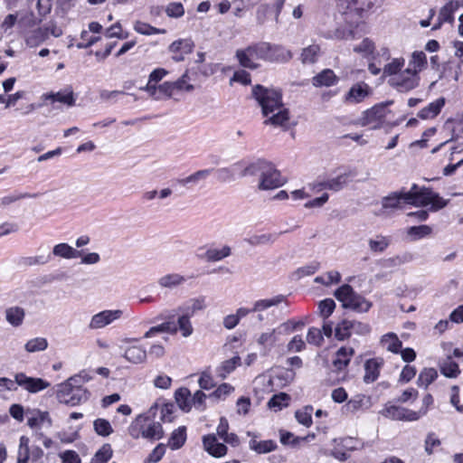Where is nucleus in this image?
<instances>
[{
  "instance_id": "f257e3e1",
  "label": "nucleus",
  "mask_w": 463,
  "mask_h": 463,
  "mask_svg": "<svg viewBox=\"0 0 463 463\" xmlns=\"http://www.w3.org/2000/svg\"><path fill=\"white\" fill-rule=\"evenodd\" d=\"M448 200L443 199L432 189L425 186H419L413 184L410 190L402 188L400 191L391 193L382 199L383 209H399L402 205L411 204L416 207L430 205V210L437 212L448 204Z\"/></svg>"
},
{
  "instance_id": "f03ea898",
  "label": "nucleus",
  "mask_w": 463,
  "mask_h": 463,
  "mask_svg": "<svg viewBox=\"0 0 463 463\" xmlns=\"http://www.w3.org/2000/svg\"><path fill=\"white\" fill-rule=\"evenodd\" d=\"M252 95L261 107L262 114L266 118L264 124L274 127H285L288 124V110L282 103V94L279 90L256 85L252 89Z\"/></svg>"
},
{
  "instance_id": "7ed1b4c3",
  "label": "nucleus",
  "mask_w": 463,
  "mask_h": 463,
  "mask_svg": "<svg viewBox=\"0 0 463 463\" xmlns=\"http://www.w3.org/2000/svg\"><path fill=\"white\" fill-rule=\"evenodd\" d=\"M205 307L204 297L190 298L173 309L171 314H160L157 319H166V322L171 326V329L173 328V332H169L170 335H176L179 332L184 338H188L194 331L191 318Z\"/></svg>"
},
{
  "instance_id": "20e7f679",
  "label": "nucleus",
  "mask_w": 463,
  "mask_h": 463,
  "mask_svg": "<svg viewBox=\"0 0 463 463\" xmlns=\"http://www.w3.org/2000/svg\"><path fill=\"white\" fill-rule=\"evenodd\" d=\"M372 0H339L338 9L342 12L345 28H336L332 34H328V38L336 39H353L356 37V29L360 26L364 27V24L360 22L364 16V13L373 7Z\"/></svg>"
},
{
  "instance_id": "39448f33",
  "label": "nucleus",
  "mask_w": 463,
  "mask_h": 463,
  "mask_svg": "<svg viewBox=\"0 0 463 463\" xmlns=\"http://www.w3.org/2000/svg\"><path fill=\"white\" fill-rule=\"evenodd\" d=\"M260 175L258 188L260 190H272L282 186L286 179L280 172L269 162L265 160H257L245 166L241 173V176Z\"/></svg>"
},
{
  "instance_id": "423d86ee",
  "label": "nucleus",
  "mask_w": 463,
  "mask_h": 463,
  "mask_svg": "<svg viewBox=\"0 0 463 463\" xmlns=\"http://www.w3.org/2000/svg\"><path fill=\"white\" fill-rule=\"evenodd\" d=\"M87 373L82 372L57 385L56 396L61 403L76 406L88 401L90 392L81 387V383L89 381Z\"/></svg>"
},
{
  "instance_id": "0eeeda50",
  "label": "nucleus",
  "mask_w": 463,
  "mask_h": 463,
  "mask_svg": "<svg viewBox=\"0 0 463 463\" xmlns=\"http://www.w3.org/2000/svg\"><path fill=\"white\" fill-rule=\"evenodd\" d=\"M335 297L343 303L345 308H351L357 312H367L372 303L363 296L355 293L353 288L345 284L335 291Z\"/></svg>"
},
{
  "instance_id": "6e6552de",
  "label": "nucleus",
  "mask_w": 463,
  "mask_h": 463,
  "mask_svg": "<svg viewBox=\"0 0 463 463\" xmlns=\"http://www.w3.org/2000/svg\"><path fill=\"white\" fill-rule=\"evenodd\" d=\"M130 435L137 439L139 436L148 439H160L164 436L161 423L151 421L147 417L138 416L129 428Z\"/></svg>"
},
{
  "instance_id": "1a4fd4ad",
  "label": "nucleus",
  "mask_w": 463,
  "mask_h": 463,
  "mask_svg": "<svg viewBox=\"0 0 463 463\" xmlns=\"http://www.w3.org/2000/svg\"><path fill=\"white\" fill-rule=\"evenodd\" d=\"M388 83L398 91L408 92L419 86L420 76L411 68H406L394 75L393 78H389Z\"/></svg>"
},
{
  "instance_id": "9d476101",
  "label": "nucleus",
  "mask_w": 463,
  "mask_h": 463,
  "mask_svg": "<svg viewBox=\"0 0 463 463\" xmlns=\"http://www.w3.org/2000/svg\"><path fill=\"white\" fill-rule=\"evenodd\" d=\"M424 412L387 403L379 413L392 420L415 421L421 418Z\"/></svg>"
},
{
  "instance_id": "9b49d317",
  "label": "nucleus",
  "mask_w": 463,
  "mask_h": 463,
  "mask_svg": "<svg viewBox=\"0 0 463 463\" xmlns=\"http://www.w3.org/2000/svg\"><path fill=\"white\" fill-rule=\"evenodd\" d=\"M265 42L257 43L248 46L245 49H239L236 51L235 56L241 66L244 68H248L250 70L257 69L259 64L255 62H251L245 58L246 53H250L256 60H262L263 54L266 51Z\"/></svg>"
},
{
  "instance_id": "f8f14e48",
  "label": "nucleus",
  "mask_w": 463,
  "mask_h": 463,
  "mask_svg": "<svg viewBox=\"0 0 463 463\" xmlns=\"http://www.w3.org/2000/svg\"><path fill=\"white\" fill-rule=\"evenodd\" d=\"M123 315L124 311L121 309H105L93 315L88 326L91 330L102 329L119 320Z\"/></svg>"
},
{
  "instance_id": "ddd939ff",
  "label": "nucleus",
  "mask_w": 463,
  "mask_h": 463,
  "mask_svg": "<svg viewBox=\"0 0 463 463\" xmlns=\"http://www.w3.org/2000/svg\"><path fill=\"white\" fill-rule=\"evenodd\" d=\"M285 300L286 297L284 295H277L271 298L259 299L253 303L252 308L244 307H239L234 315L240 321L241 318L247 317L250 313L262 312L271 307L278 306Z\"/></svg>"
},
{
  "instance_id": "4468645a",
  "label": "nucleus",
  "mask_w": 463,
  "mask_h": 463,
  "mask_svg": "<svg viewBox=\"0 0 463 463\" xmlns=\"http://www.w3.org/2000/svg\"><path fill=\"white\" fill-rule=\"evenodd\" d=\"M387 113L386 104H378L364 112L360 121L363 126L378 128L383 124Z\"/></svg>"
},
{
  "instance_id": "2eb2a0df",
  "label": "nucleus",
  "mask_w": 463,
  "mask_h": 463,
  "mask_svg": "<svg viewBox=\"0 0 463 463\" xmlns=\"http://www.w3.org/2000/svg\"><path fill=\"white\" fill-rule=\"evenodd\" d=\"M41 99L43 100V105L60 102L68 107H72L75 105L76 101L73 90L71 86H67L63 90H61L57 92L44 93L42 95Z\"/></svg>"
},
{
  "instance_id": "dca6fc26",
  "label": "nucleus",
  "mask_w": 463,
  "mask_h": 463,
  "mask_svg": "<svg viewBox=\"0 0 463 463\" xmlns=\"http://www.w3.org/2000/svg\"><path fill=\"white\" fill-rule=\"evenodd\" d=\"M14 379L17 385L32 393L38 392L50 386V383L47 381L42 378L29 377L24 373H16Z\"/></svg>"
},
{
  "instance_id": "f3484780",
  "label": "nucleus",
  "mask_w": 463,
  "mask_h": 463,
  "mask_svg": "<svg viewBox=\"0 0 463 463\" xmlns=\"http://www.w3.org/2000/svg\"><path fill=\"white\" fill-rule=\"evenodd\" d=\"M266 51L263 54V61L271 62H286L292 58L291 52L279 44L266 43Z\"/></svg>"
},
{
  "instance_id": "a211bd4d",
  "label": "nucleus",
  "mask_w": 463,
  "mask_h": 463,
  "mask_svg": "<svg viewBox=\"0 0 463 463\" xmlns=\"http://www.w3.org/2000/svg\"><path fill=\"white\" fill-rule=\"evenodd\" d=\"M371 94V88L365 82L360 81L353 85L344 97L346 104H357L364 101Z\"/></svg>"
},
{
  "instance_id": "6ab92c4d",
  "label": "nucleus",
  "mask_w": 463,
  "mask_h": 463,
  "mask_svg": "<svg viewBox=\"0 0 463 463\" xmlns=\"http://www.w3.org/2000/svg\"><path fill=\"white\" fill-rule=\"evenodd\" d=\"M203 446L204 450L213 458H222L228 452L227 446L219 442L215 434L204 435L203 437Z\"/></svg>"
},
{
  "instance_id": "aec40b11",
  "label": "nucleus",
  "mask_w": 463,
  "mask_h": 463,
  "mask_svg": "<svg viewBox=\"0 0 463 463\" xmlns=\"http://www.w3.org/2000/svg\"><path fill=\"white\" fill-rule=\"evenodd\" d=\"M27 424L33 430H42L43 428H51L52 420L48 411L33 410L27 411Z\"/></svg>"
},
{
  "instance_id": "412c9836",
  "label": "nucleus",
  "mask_w": 463,
  "mask_h": 463,
  "mask_svg": "<svg viewBox=\"0 0 463 463\" xmlns=\"http://www.w3.org/2000/svg\"><path fill=\"white\" fill-rule=\"evenodd\" d=\"M383 365V359L380 357L368 359L364 364V381L366 383L375 382L379 375L380 371Z\"/></svg>"
},
{
  "instance_id": "4be33fe9",
  "label": "nucleus",
  "mask_w": 463,
  "mask_h": 463,
  "mask_svg": "<svg viewBox=\"0 0 463 463\" xmlns=\"http://www.w3.org/2000/svg\"><path fill=\"white\" fill-rule=\"evenodd\" d=\"M350 182V174L344 173L335 177L329 178L324 182L319 183L317 186L319 190L328 189L333 192H338L344 189Z\"/></svg>"
},
{
  "instance_id": "5701e85b",
  "label": "nucleus",
  "mask_w": 463,
  "mask_h": 463,
  "mask_svg": "<svg viewBox=\"0 0 463 463\" xmlns=\"http://www.w3.org/2000/svg\"><path fill=\"white\" fill-rule=\"evenodd\" d=\"M354 354V350L350 346H342L339 348L336 351L335 357L333 361L334 368L338 372L345 370L349 364Z\"/></svg>"
},
{
  "instance_id": "b1692460",
  "label": "nucleus",
  "mask_w": 463,
  "mask_h": 463,
  "mask_svg": "<svg viewBox=\"0 0 463 463\" xmlns=\"http://www.w3.org/2000/svg\"><path fill=\"white\" fill-rule=\"evenodd\" d=\"M232 254L231 247L223 245L221 248H208L203 254L198 255L199 259L204 260L208 262L220 261Z\"/></svg>"
},
{
  "instance_id": "393cba45",
  "label": "nucleus",
  "mask_w": 463,
  "mask_h": 463,
  "mask_svg": "<svg viewBox=\"0 0 463 463\" xmlns=\"http://www.w3.org/2000/svg\"><path fill=\"white\" fill-rule=\"evenodd\" d=\"M123 356L128 362L138 364L146 362L147 353L141 345H131L125 349Z\"/></svg>"
},
{
  "instance_id": "a878e982",
  "label": "nucleus",
  "mask_w": 463,
  "mask_h": 463,
  "mask_svg": "<svg viewBox=\"0 0 463 463\" xmlns=\"http://www.w3.org/2000/svg\"><path fill=\"white\" fill-rule=\"evenodd\" d=\"M248 436H252L249 441V448L258 454L269 453L277 449V443L272 439L258 440L256 435L248 432Z\"/></svg>"
},
{
  "instance_id": "bb28decb",
  "label": "nucleus",
  "mask_w": 463,
  "mask_h": 463,
  "mask_svg": "<svg viewBox=\"0 0 463 463\" xmlns=\"http://www.w3.org/2000/svg\"><path fill=\"white\" fill-rule=\"evenodd\" d=\"M49 38V28L39 27L29 32L25 36L26 45L33 48L41 45Z\"/></svg>"
},
{
  "instance_id": "cd10ccee",
  "label": "nucleus",
  "mask_w": 463,
  "mask_h": 463,
  "mask_svg": "<svg viewBox=\"0 0 463 463\" xmlns=\"http://www.w3.org/2000/svg\"><path fill=\"white\" fill-rule=\"evenodd\" d=\"M281 232H273V233H261V234H253L246 239L248 244L253 247L262 246V245H271L273 244L279 237Z\"/></svg>"
},
{
  "instance_id": "c85d7f7f",
  "label": "nucleus",
  "mask_w": 463,
  "mask_h": 463,
  "mask_svg": "<svg viewBox=\"0 0 463 463\" xmlns=\"http://www.w3.org/2000/svg\"><path fill=\"white\" fill-rule=\"evenodd\" d=\"M338 81L335 72L330 69L322 71L312 79V84L315 87H330L336 84Z\"/></svg>"
},
{
  "instance_id": "c756f323",
  "label": "nucleus",
  "mask_w": 463,
  "mask_h": 463,
  "mask_svg": "<svg viewBox=\"0 0 463 463\" xmlns=\"http://www.w3.org/2000/svg\"><path fill=\"white\" fill-rule=\"evenodd\" d=\"M52 254L56 257L71 260L80 257L82 250H78L68 243L61 242L52 248Z\"/></svg>"
},
{
  "instance_id": "7c9ffc66",
  "label": "nucleus",
  "mask_w": 463,
  "mask_h": 463,
  "mask_svg": "<svg viewBox=\"0 0 463 463\" xmlns=\"http://www.w3.org/2000/svg\"><path fill=\"white\" fill-rule=\"evenodd\" d=\"M279 329L274 328L271 330H268L266 332L261 333L257 338V343L261 349L266 353L269 351L278 341L277 335L279 334Z\"/></svg>"
},
{
  "instance_id": "2f4dec72",
  "label": "nucleus",
  "mask_w": 463,
  "mask_h": 463,
  "mask_svg": "<svg viewBox=\"0 0 463 463\" xmlns=\"http://www.w3.org/2000/svg\"><path fill=\"white\" fill-rule=\"evenodd\" d=\"M391 244L390 237L377 234L368 240V248L373 253H383Z\"/></svg>"
},
{
  "instance_id": "473e14b6",
  "label": "nucleus",
  "mask_w": 463,
  "mask_h": 463,
  "mask_svg": "<svg viewBox=\"0 0 463 463\" xmlns=\"http://www.w3.org/2000/svg\"><path fill=\"white\" fill-rule=\"evenodd\" d=\"M241 364V357L233 356L231 359L223 361L215 371L216 376L222 380L225 379L235 368Z\"/></svg>"
},
{
  "instance_id": "72a5a7b5",
  "label": "nucleus",
  "mask_w": 463,
  "mask_h": 463,
  "mask_svg": "<svg viewBox=\"0 0 463 463\" xmlns=\"http://www.w3.org/2000/svg\"><path fill=\"white\" fill-rule=\"evenodd\" d=\"M444 104V99H438L433 102H430L425 108L421 109L418 113V117L421 119L433 118L440 112Z\"/></svg>"
},
{
  "instance_id": "f704fd0d",
  "label": "nucleus",
  "mask_w": 463,
  "mask_h": 463,
  "mask_svg": "<svg viewBox=\"0 0 463 463\" xmlns=\"http://www.w3.org/2000/svg\"><path fill=\"white\" fill-rule=\"evenodd\" d=\"M25 311L21 307H10L5 310V319L13 326H20L24 320Z\"/></svg>"
},
{
  "instance_id": "c9c22d12",
  "label": "nucleus",
  "mask_w": 463,
  "mask_h": 463,
  "mask_svg": "<svg viewBox=\"0 0 463 463\" xmlns=\"http://www.w3.org/2000/svg\"><path fill=\"white\" fill-rule=\"evenodd\" d=\"M381 345L387 351L393 354H399L402 346V342L399 339L396 334L387 333L382 336Z\"/></svg>"
},
{
  "instance_id": "e433bc0d",
  "label": "nucleus",
  "mask_w": 463,
  "mask_h": 463,
  "mask_svg": "<svg viewBox=\"0 0 463 463\" xmlns=\"http://www.w3.org/2000/svg\"><path fill=\"white\" fill-rule=\"evenodd\" d=\"M241 165V162L233 164L230 167L213 168L216 178L221 183H231L235 180V172Z\"/></svg>"
},
{
  "instance_id": "4c0bfd02",
  "label": "nucleus",
  "mask_w": 463,
  "mask_h": 463,
  "mask_svg": "<svg viewBox=\"0 0 463 463\" xmlns=\"http://www.w3.org/2000/svg\"><path fill=\"white\" fill-rule=\"evenodd\" d=\"M186 440V428L181 426L175 430L168 439L167 445L172 450L182 448Z\"/></svg>"
},
{
  "instance_id": "58836bf2",
  "label": "nucleus",
  "mask_w": 463,
  "mask_h": 463,
  "mask_svg": "<svg viewBox=\"0 0 463 463\" xmlns=\"http://www.w3.org/2000/svg\"><path fill=\"white\" fill-rule=\"evenodd\" d=\"M213 172V168L201 169L185 178L178 179L176 182L183 186L188 184H198L201 181L205 180Z\"/></svg>"
},
{
  "instance_id": "ea45409f",
  "label": "nucleus",
  "mask_w": 463,
  "mask_h": 463,
  "mask_svg": "<svg viewBox=\"0 0 463 463\" xmlns=\"http://www.w3.org/2000/svg\"><path fill=\"white\" fill-rule=\"evenodd\" d=\"M175 398L182 411L188 412L192 409V396L187 388L178 389L175 393Z\"/></svg>"
},
{
  "instance_id": "a19ab883",
  "label": "nucleus",
  "mask_w": 463,
  "mask_h": 463,
  "mask_svg": "<svg viewBox=\"0 0 463 463\" xmlns=\"http://www.w3.org/2000/svg\"><path fill=\"white\" fill-rule=\"evenodd\" d=\"M427 63L426 54L421 51H416L411 53L408 68H411V71L419 75V72L426 68Z\"/></svg>"
},
{
  "instance_id": "79ce46f5",
  "label": "nucleus",
  "mask_w": 463,
  "mask_h": 463,
  "mask_svg": "<svg viewBox=\"0 0 463 463\" xmlns=\"http://www.w3.org/2000/svg\"><path fill=\"white\" fill-rule=\"evenodd\" d=\"M185 281H186V279L184 276H182L178 273H171V274H167V275L161 277L158 279V284L162 288H166L172 289V288H175L184 284Z\"/></svg>"
},
{
  "instance_id": "37998d69",
  "label": "nucleus",
  "mask_w": 463,
  "mask_h": 463,
  "mask_svg": "<svg viewBox=\"0 0 463 463\" xmlns=\"http://www.w3.org/2000/svg\"><path fill=\"white\" fill-rule=\"evenodd\" d=\"M405 60L402 57L394 58L390 62L384 65L383 69V75L384 77L393 78L397 75L404 67Z\"/></svg>"
},
{
  "instance_id": "c03bdc74",
  "label": "nucleus",
  "mask_w": 463,
  "mask_h": 463,
  "mask_svg": "<svg viewBox=\"0 0 463 463\" xmlns=\"http://www.w3.org/2000/svg\"><path fill=\"white\" fill-rule=\"evenodd\" d=\"M280 442L285 446H290L292 448H298L301 443L307 441L308 437H298L292 432L287 430L279 431Z\"/></svg>"
},
{
  "instance_id": "a18cd8bd",
  "label": "nucleus",
  "mask_w": 463,
  "mask_h": 463,
  "mask_svg": "<svg viewBox=\"0 0 463 463\" xmlns=\"http://www.w3.org/2000/svg\"><path fill=\"white\" fill-rule=\"evenodd\" d=\"M458 8V5L454 1L448 2L441 7L439 14V20L440 22L452 24L454 22V13Z\"/></svg>"
},
{
  "instance_id": "49530a36",
  "label": "nucleus",
  "mask_w": 463,
  "mask_h": 463,
  "mask_svg": "<svg viewBox=\"0 0 463 463\" xmlns=\"http://www.w3.org/2000/svg\"><path fill=\"white\" fill-rule=\"evenodd\" d=\"M30 439L26 436H22L19 440L16 463H28L31 456L29 448Z\"/></svg>"
},
{
  "instance_id": "de8ad7c7",
  "label": "nucleus",
  "mask_w": 463,
  "mask_h": 463,
  "mask_svg": "<svg viewBox=\"0 0 463 463\" xmlns=\"http://www.w3.org/2000/svg\"><path fill=\"white\" fill-rule=\"evenodd\" d=\"M438 377V372L434 368H424L419 374L417 384L420 387L428 388Z\"/></svg>"
},
{
  "instance_id": "09e8293b",
  "label": "nucleus",
  "mask_w": 463,
  "mask_h": 463,
  "mask_svg": "<svg viewBox=\"0 0 463 463\" xmlns=\"http://www.w3.org/2000/svg\"><path fill=\"white\" fill-rule=\"evenodd\" d=\"M289 401V395L285 392H279V394H275L270 398L268 402V406L275 411H278L282 410L284 407H287Z\"/></svg>"
},
{
  "instance_id": "8fccbe9b",
  "label": "nucleus",
  "mask_w": 463,
  "mask_h": 463,
  "mask_svg": "<svg viewBox=\"0 0 463 463\" xmlns=\"http://www.w3.org/2000/svg\"><path fill=\"white\" fill-rule=\"evenodd\" d=\"M113 455L112 448L109 444L106 443L95 453L90 460V463H107Z\"/></svg>"
},
{
  "instance_id": "3c124183",
  "label": "nucleus",
  "mask_w": 463,
  "mask_h": 463,
  "mask_svg": "<svg viewBox=\"0 0 463 463\" xmlns=\"http://www.w3.org/2000/svg\"><path fill=\"white\" fill-rule=\"evenodd\" d=\"M431 232L432 229L428 225L411 226L407 230V235L410 236L412 241L428 237Z\"/></svg>"
},
{
  "instance_id": "603ef678",
  "label": "nucleus",
  "mask_w": 463,
  "mask_h": 463,
  "mask_svg": "<svg viewBox=\"0 0 463 463\" xmlns=\"http://www.w3.org/2000/svg\"><path fill=\"white\" fill-rule=\"evenodd\" d=\"M354 52L362 54L364 57H369L375 51V44L370 38H364L359 44L354 46Z\"/></svg>"
},
{
  "instance_id": "864d4df0",
  "label": "nucleus",
  "mask_w": 463,
  "mask_h": 463,
  "mask_svg": "<svg viewBox=\"0 0 463 463\" xmlns=\"http://www.w3.org/2000/svg\"><path fill=\"white\" fill-rule=\"evenodd\" d=\"M352 334L353 332L349 319H344L338 323L335 328V337L340 341L347 339Z\"/></svg>"
},
{
  "instance_id": "5fc2aeb1",
  "label": "nucleus",
  "mask_w": 463,
  "mask_h": 463,
  "mask_svg": "<svg viewBox=\"0 0 463 463\" xmlns=\"http://www.w3.org/2000/svg\"><path fill=\"white\" fill-rule=\"evenodd\" d=\"M93 428L95 432L101 437H108L113 433V428L108 420L99 418L94 420Z\"/></svg>"
},
{
  "instance_id": "6e6d98bb",
  "label": "nucleus",
  "mask_w": 463,
  "mask_h": 463,
  "mask_svg": "<svg viewBox=\"0 0 463 463\" xmlns=\"http://www.w3.org/2000/svg\"><path fill=\"white\" fill-rule=\"evenodd\" d=\"M48 347V341L44 337H35L26 342L24 348L28 353L43 351Z\"/></svg>"
},
{
  "instance_id": "4d7b16f0",
  "label": "nucleus",
  "mask_w": 463,
  "mask_h": 463,
  "mask_svg": "<svg viewBox=\"0 0 463 463\" xmlns=\"http://www.w3.org/2000/svg\"><path fill=\"white\" fill-rule=\"evenodd\" d=\"M312 406H305L304 408L298 410L295 412V417L298 423L305 427H309L312 424Z\"/></svg>"
},
{
  "instance_id": "13d9d810",
  "label": "nucleus",
  "mask_w": 463,
  "mask_h": 463,
  "mask_svg": "<svg viewBox=\"0 0 463 463\" xmlns=\"http://www.w3.org/2000/svg\"><path fill=\"white\" fill-rule=\"evenodd\" d=\"M134 30L143 35H152V34H160L165 33V29L156 28L146 23L137 21L134 24Z\"/></svg>"
},
{
  "instance_id": "bf43d9fd",
  "label": "nucleus",
  "mask_w": 463,
  "mask_h": 463,
  "mask_svg": "<svg viewBox=\"0 0 463 463\" xmlns=\"http://www.w3.org/2000/svg\"><path fill=\"white\" fill-rule=\"evenodd\" d=\"M440 371L442 374L449 378H456L460 373L458 364L450 358H448L440 365Z\"/></svg>"
},
{
  "instance_id": "052dcab7",
  "label": "nucleus",
  "mask_w": 463,
  "mask_h": 463,
  "mask_svg": "<svg viewBox=\"0 0 463 463\" xmlns=\"http://www.w3.org/2000/svg\"><path fill=\"white\" fill-rule=\"evenodd\" d=\"M320 47L317 44L309 45L305 48L301 53V60L303 63H314L317 61Z\"/></svg>"
},
{
  "instance_id": "680f3d73",
  "label": "nucleus",
  "mask_w": 463,
  "mask_h": 463,
  "mask_svg": "<svg viewBox=\"0 0 463 463\" xmlns=\"http://www.w3.org/2000/svg\"><path fill=\"white\" fill-rule=\"evenodd\" d=\"M38 194H29V193H14L12 194L5 195L0 199V205L5 207L16 201L25 198H36Z\"/></svg>"
},
{
  "instance_id": "e2e57ef3",
  "label": "nucleus",
  "mask_w": 463,
  "mask_h": 463,
  "mask_svg": "<svg viewBox=\"0 0 463 463\" xmlns=\"http://www.w3.org/2000/svg\"><path fill=\"white\" fill-rule=\"evenodd\" d=\"M335 308V302L332 298H326L318 303V314L323 319H327Z\"/></svg>"
},
{
  "instance_id": "0e129e2a",
  "label": "nucleus",
  "mask_w": 463,
  "mask_h": 463,
  "mask_svg": "<svg viewBox=\"0 0 463 463\" xmlns=\"http://www.w3.org/2000/svg\"><path fill=\"white\" fill-rule=\"evenodd\" d=\"M156 320L157 317L156 318ZM165 321L159 325L154 326L150 327L145 334L144 338H153L158 334L161 333H167L173 332V328L171 329V326L169 323L166 322V319H164Z\"/></svg>"
},
{
  "instance_id": "69168bd1",
  "label": "nucleus",
  "mask_w": 463,
  "mask_h": 463,
  "mask_svg": "<svg viewBox=\"0 0 463 463\" xmlns=\"http://www.w3.org/2000/svg\"><path fill=\"white\" fill-rule=\"evenodd\" d=\"M320 269V262L317 260H313L309 262L308 264L298 268L295 274L296 276L300 279L306 276H310L315 274L318 269Z\"/></svg>"
},
{
  "instance_id": "338daca9",
  "label": "nucleus",
  "mask_w": 463,
  "mask_h": 463,
  "mask_svg": "<svg viewBox=\"0 0 463 463\" xmlns=\"http://www.w3.org/2000/svg\"><path fill=\"white\" fill-rule=\"evenodd\" d=\"M165 12L171 18H180L184 14V8L180 2H173L165 6Z\"/></svg>"
},
{
  "instance_id": "774afa93",
  "label": "nucleus",
  "mask_w": 463,
  "mask_h": 463,
  "mask_svg": "<svg viewBox=\"0 0 463 463\" xmlns=\"http://www.w3.org/2000/svg\"><path fill=\"white\" fill-rule=\"evenodd\" d=\"M307 341L310 345L320 346L324 342L322 331L317 327H310L307 335Z\"/></svg>"
}]
</instances>
